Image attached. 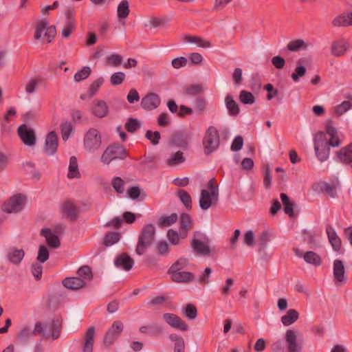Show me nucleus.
<instances>
[{
  "label": "nucleus",
  "instance_id": "1",
  "mask_svg": "<svg viewBox=\"0 0 352 352\" xmlns=\"http://www.w3.org/2000/svg\"><path fill=\"white\" fill-rule=\"evenodd\" d=\"M155 228L151 223L144 226L140 234L138 237V241L135 252L138 255L143 254L148 247H149L155 240Z\"/></svg>",
  "mask_w": 352,
  "mask_h": 352
},
{
  "label": "nucleus",
  "instance_id": "2",
  "mask_svg": "<svg viewBox=\"0 0 352 352\" xmlns=\"http://www.w3.org/2000/svg\"><path fill=\"white\" fill-rule=\"evenodd\" d=\"M48 23L46 20L39 21L36 25L34 38L41 40L42 43H50L54 38L56 31L54 26L47 27Z\"/></svg>",
  "mask_w": 352,
  "mask_h": 352
},
{
  "label": "nucleus",
  "instance_id": "3",
  "mask_svg": "<svg viewBox=\"0 0 352 352\" xmlns=\"http://www.w3.org/2000/svg\"><path fill=\"white\" fill-rule=\"evenodd\" d=\"M314 151L318 160L325 162L329 157L330 146L327 145L326 133L318 131L314 138Z\"/></svg>",
  "mask_w": 352,
  "mask_h": 352
},
{
  "label": "nucleus",
  "instance_id": "4",
  "mask_svg": "<svg viewBox=\"0 0 352 352\" xmlns=\"http://www.w3.org/2000/svg\"><path fill=\"white\" fill-rule=\"evenodd\" d=\"M220 139L216 127L211 126L206 131L203 138L204 153L209 155L214 151L219 146Z\"/></svg>",
  "mask_w": 352,
  "mask_h": 352
},
{
  "label": "nucleus",
  "instance_id": "5",
  "mask_svg": "<svg viewBox=\"0 0 352 352\" xmlns=\"http://www.w3.org/2000/svg\"><path fill=\"white\" fill-rule=\"evenodd\" d=\"M128 155V153L122 146L113 144L107 146L101 156V162L104 164H109L113 160H124Z\"/></svg>",
  "mask_w": 352,
  "mask_h": 352
},
{
  "label": "nucleus",
  "instance_id": "6",
  "mask_svg": "<svg viewBox=\"0 0 352 352\" xmlns=\"http://www.w3.org/2000/svg\"><path fill=\"white\" fill-rule=\"evenodd\" d=\"M83 143L85 149L89 153L98 150L102 144L100 133L96 129H89L84 136Z\"/></svg>",
  "mask_w": 352,
  "mask_h": 352
},
{
  "label": "nucleus",
  "instance_id": "7",
  "mask_svg": "<svg viewBox=\"0 0 352 352\" xmlns=\"http://www.w3.org/2000/svg\"><path fill=\"white\" fill-rule=\"evenodd\" d=\"M191 247L196 254L209 256L211 252L210 240L204 234L195 232L191 241Z\"/></svg>",
  "mask_w": 352,
  "mask_h": 352
},
{
  "label": "nucleus",
  "instance_id": "8",
  "mask_svg": "<svg viewBox=\"0 0 352 352\" xmlns=\"http://www.w3.org/2000/svg\"><path fill=\"white\" fill-rule=\"evenodd\" d=\"M26 197L22 194H16L12 196L2 205V210L8 213L18 212L25 206Z\"/></svg>",
  "mask_w": 352,
  "mask_h": 352
},
{
  "label": "nucleus",
  "instance_id": "9",
  "mask_svg": "<svg viewBox=\"0 0 352 352\" xmlns=\"http://www.w3.org/2000/svg\"><path fill=\"white\" fill-rule=\"evenodd\" d=\"M123 330V323L120 320L114 321L104 336V344L106 346L111 345L119 338Z\"/></svg>",
  "mask_w": 352,
  "mask_h": 352
},
{
  "label": "nucleus",
  "instance_id": "10",
  "mask_svg": "<svg viewBox=\"0 0 352 352\" xmlns=\"http://www.w3.org/2000/svg\"><path fill=\"white\" fill-rule=\"evenodd\" d=\"M287 352H301L302 346L298 342L297 333L293 329H287L285 334Z\"/></svg>",
  "mask_w": 352,
  "mask_h": 352
},
{
  "label": "nucleus",
  "instance_id": "11",
  "mask_svg": "<svg viewBox=\"0 0 352 352\" xmlns=\"http://www.w3.org/2000/svg\"><path fill=\"white\" fill-rule=\"evenodd\" d=\"M162 318L169 326L174 329H179L182 331H186L188 329V325L186 322L174 314H164Z\"/></svg>",
  "mask_w": 352,
  "mask_h": 352
},
{
  "label": "nucleus",
  "instance_id": "12",
  "mask_svg": "<svg viewBox=\"0 0 352 352\" xmlns=\"http://www.w3.org/2000/svg\"><path fill=\"white\" fill-rule=\"evenodd\" d=\"M18 134L22 142L28 146H34L36 143V135L33 129H28L26 124H21L18 128Z\"/></svg>",
  "mask_w": 352,
  "mask_h": 352
},
{
  "label": "nucleus",
  "instance_id": "13",
  "mask_svg": "<svg viewBox=\"0 0 352 352\" xmlns=\"http://www.w3.org/2000/svg\"><path fill=\"white\" fill-rule=\"evenodd\" d=\"M161 103L160 96L155 93H149L142 98L141 107L146 111L157 108Z\"/></svg>",
  "mask_w": 352,
  "mask_h": 352
},
{
  "label": "nucleus",
  "instance_id": "14",
  "mask_svg": "<svg viewBox=\"0 0 352 352\" xmlns=\"http://www.w3.org/2000/svg\"><path fill=\"white\" fill-rule=\"evenodd\" d=\"M333 274L336 285L346 280L344 265L341 260L336 259L333 261Z\"/></svg>",
  "mask_w": 352,
  "mask_h": 352
},
{
  "label": "nucleus",
  "instance_id": "15",
  "mask_svg": "<svg viewBox=\"0 0 352 352\" xmlns=\"http://www.w3.org/2000/svg\"><path fill=\"white\" fill-rule=\"evenodd\" d=\"M58 140L57 135L54 131L50 132L45 138L44 151L48 155H54L58 148Z\"/></svg>",
  "mask_w": 352,
  "mask_h": 352
},
{
  "label": "nucleus",
  "instance_id": "16",
  "mask_svg": "<svg viewBox=\"0 0 352 352\" xmlns=\"http://www.w3.org/2000/svg\"><path fill=\"white\" fill-rule=\"evenodd\" d=\"M217 200L218 197H215L212 193L209 192L208 190H201L199 198V206L202 210H208L212 204H216Z\"/></svg>",
  "mask_w": 352,
  "mask_h": 352
},
{
  "label": "nucleus",
  "instance_id": "17",
  "mask_svg": "<svg viewBox=\"0 0 352 352\" xmlns=\"http://www.w3.org/2000/svg\"><path fill=\"white\" fill-rule=\"evenodd\" d=\"M170 275L172 281L178 283H188L193 280L195 276L192 272L178 270L177 272H172L168 273Z\"/></svg>",
  "mask_w": 352,
  "mask_h": 352
},
{
  "label": "nucleus",
  "instance_id": "18",
  "mask_svg": "<svg viewBox=\"0 0 352 352\" xmlns=\"http://www.w3.org/2000/svg\"><path fill=\"white\" fill-rule=\"evenodd\" d=\"M96 336V330L94 327L88 328L85 333L82 352H92L94 349V338Z\"/></svg>",
  "mask_w": 352,
  "mask_h": 352
},
{
  "label": "nucleus",
  "instance_id": "19",
  "mask_svg": "<svg viewBox=\"0 0 352 352\" xmlns=\"http://www.w3.org/2000/svg\"><path fill=\"white\" fill-rule=\"evenodd\" d=\"M192 228V221L190 216L187 213H182L180 215L179 234L181 239H185L188 232Z\"/></svg>",
  "mask_w": 352,
  "mask_h": 352
},
{
  "label": "nucleus",
  "instance_id": "20",
  "mask_svg": "<svg viewBox=\"0 0 352 352\" xmlns=\"http://www.w3.org/2000/svg\"><path fill=\"white\" fill-rule=\"evenodd\" d=\"M326 232L333 249L337 252L340 251L342 247V241L334 228L331 225H327L326 226Z\"/></svg>",
  "mask_w": 352,
  "mask_h": 352
},
{
  "label": "nucleus",
  "instance_id": "21",
  "mask_svg": "<svg viewBox=\"0 0 352 352\" xmlns=\"http://www.w3.org/2000/svg\"><path fill=\"white\" fill-rule=\"evenodd\" d=\"M91 112L98 118H104L109 113L108 105L106 102L102 100H96L93 103Z\"/></svg>",
  "mask_w": 352,
  "mask_h": 352
},
{
  "label": "nucleus",
  "instance_id": "22",
  "mask_svg": "<svg viewBox=\"0 0 352 352\" xmlns=\"http://www.w3.org/2000/svg\"><path fill=\"white\" fill-rule=\"evenodd\" d=\"M133 260L126 253H123L116 257L114 264L118 267H121L126 271L130 270L133 265Z\"/></svg>",
  "mask_w": 352,
  "mask_h": 352
},
{
  "label": "nucleus",
  "instance_id": "23",
  "mask_svg": "<svg viewBox=\"0 0 352 352\" xmlns=\"http://www.w3.org/2000/svg\"><path fill=\"white\" fill-rule=\"evenodd\" d=\"M337 157L342 164L347 165L352 163V143L342 148L337 153Z\"/></svg>",
  "mask_w": 352,
  "mask_h": 352
},
{
  "label": "nucleus",
  "instance_id": "24",
  "mask_svg": "<svg viewBox=\"0 0 352 352\" xmlns=\"http://www.w3.org/2000/svg\"><path fill=\"white\" fill-rule=\"evenodd\" d=\"M63 285L68 289L76 290L83 287L85 282L80 277H69L63 280Z\"/></svg>",
  "mask_w": 352,
  "mask_h": 352
},
{
  "label": "nucleus",
  "instance_id": "25",
  "mask_svg": "<svg viewBox=\"0 0 352 352\" xmlns=\"http://www.w3.org/2000/svg\"><path fill=\"white\" fill-rule=\"evenodd\" d=\"M335 27L352 26V12L337 16L332 21Z\"/></svg>",
  "mask_w": 352,
  "mask_h": 352
},
{
  "label": "nucleus",
  "instance_id": "26",
  "mask_svg": "<svg viewBox=\"0 0 352 352\" xmlns=\"http://www.w3.org/2000/svg\"><path fill=\"white\" fill-rule=\"evenodd\" d=\"M41 234L46 239L47 243L54 248H56L60 245V242L58 237L52 234V230L49 228H45L41 230Z\"/></svg>",
  "mask_w": 352,
  "mask_h": 352
},
{
  "label": "nucleus",
  "instance_id": "27",
  "mask_svg": "<svg viewBox=\"0 0 352 352\" xmlns=\"http://www.w3.org/2000/svg\"><path fill=\"white\" fill-rule=\"evenodd\" d=\"M225 104L228 113L232 116H236L240 113V108L232 95L228 94L225 98Z\"/></svg>",
  "mask_w": 352,
  "mask_h": 352
},
{
  "label": "nucleus",
  "instance_id": "28",
  "mask_svg": "<svg viewBox=\"0 0 352 352\" xmlns=\"http://www.w3.org/2000/svg\"><path fill=\"white\" fill-rule=\"evenodd\" d=\"M62 212L72 221H75L78 217L76 206L71 201H65L62 207Z\"/></svg>",
  "mask_w": 352,
  "mask_h": 352
},
{
  "label": "nucleus",
  "instance_id": "29",
  "mask_svg": "<svg viewBox=\"0 0 352 352\" xmlns=\"http://www.w3.org/2000/svg\"><path fill=\"white\" fill-rule=\"evenodd\" d=\"M24 256L25 252L23 250L13 248L8 252L7 258L12 263L18 265L21 262Z\"/></svg>",
  "mask_w": 352,
  "mask_h": 352
},
{
  "label": "nucleus",
  "instance_id": "30",
  "mask_svg": "<svg viewBox=\"0 0 352 352\" xmlns=\"http://www.w3.org/2000/svg\"><path fill=\"white\" fill-rule=\"evenodd\" d=\"M305 261L314 266H320L322 263L321 256L313 251L305 252L303 254Z\"/></svg>",
  "mask_w": 352,
  "mask_h": 352
},
{
  "label": "nucleus",
  "instance_id": "31",
  "mask_svg": "<svg viewBox=\"0 0 352 352\" xmlns=\"http://www.w3.org/2000/svg\"><path fill=\"white\" fill-rule=\"evenodd\" d=\"M280 199L284 206V212L290 217H294V202L290 201L289 197L285 193H281Z\"/></svg>",
  "mask_w": 352,
  "mask_h": 352
},
{
  "label": "nucleus",
  "instance_id": "32",
  "mask_svg": "<svg viewBox=\"0 0 352 352\" xmlns=\"http://www.w3.org/2000/svg\"><path fill=\"white\" fill-rule=\"evenodd\" d=\"M299 318V314L298 311L294 309H291L288 310L287 314L283 316L280 318V320L283 325L289 326L293 323H294Z\"/></svg>",
  "mask_w": 352,
  "mask_h": 352
},
{
  "label": "nucleus",
  "instance_id": "33",
  "mask_svg": "<svg viewBox=\"0 0 352 352\" xmlns=\"http://www.w3.org/2000/svg\"><path fill=\"white\" fill-rule=\"evenodd\" d=\"M80 175L78 170V165L77 158L75 156H72L69 159V172L67 177L69 179L79 177Z\"/></svg>",
  "mask_w": 352,
  "mask_h": 352
},
{
  "label": "nucleus",
  "instance_id": "34",
  "mask_svg": "<svg viewBox=\"0 0 352 352\" xmlns=\"http://www.w3.org/2000/svg\"><path fill=\"white\" fill-rule=\"evenodd\" d=\"M351 108L352 103L350 101H343L332 109V113L335 116H340Z\"/></svg>",
  "mask_w": 352,
  "mask_h": 352
},
{
  "label": "nucleus",
  "instance_id": "35",
  "mask_svg": "<svg viewBox=\"0 0 352 352\" xmlns=\"http://www.w3.org/2000/svg\"><path fill=\"white\" fill-rule=\"evenodd\" d=\"M184 41L191 43H195L199 47L204 48H208L211 47V43L208 41L204 40L201 37L195 36H186L184 38Z\"/></svg>",
  "mask_w": 352,
  "mask_h": 352
},
{
  "label": "nucleus",
  "instance_id": "36",
  "mask_svg": "<svg viewBox=\"0 0 352 352\" xmlns=\"http://www.w3.org/2000/svg\"><path fill=\"white\" fill-rule=\"evenodd\" d=\"M346 50V43L344 41H335L331 45V52L336 56H340Z\"/></svg>",
  "mask_w": 352,
  "mask_h": 352
},
{
  "label": "nucleus",
  "instance_id": "37",
  "mask_svg": "<svg viewBox=\"0 0 352 352\" xmlns=\"http://www.w3.org/2000/svg\"><path fill=\"white\" fill-rule=\"evenodd\" d=\"M340 186V182L338 179H336L332 184L324 182L322 184L321 189L322 191L330 195L331 197L336 196V190Z\"/></svg>",
  "mask_w": 352,
  "mask_h": 352
},
{
  "label": "nucleus",
  "instance_id": "38",
  "mask_svg": "<svg viewBox=\"0 0 352 352\" xmlns=\"http://www.w3.org/2000/svg\"><path fill=\"white\" fill-rule=\"evenodd\" d=\"M130 12L129 3L126 0H122L118 6L117 14L119 19H126Z\"/></svg>",
  "mask_w": 352,
  "mask_h": 352
},
{
  "label": "nucleus",
  "instance_id": "39",
  "mask_svg": "<svg viewBox=\"0 0 352 352\" xmlns=\"http://www.w3.org/2000/svg\"><path fill=\"white\" fill-rule=\"evenodd\" d=\"M177 196L186 208L190 210L192 209V199L190 194L187 191L180 189L177 191Z\"/></svg>",
  "mask_w": 352,
  "mask_h": 352
},
{
  "label": "nucleus",
  "instance_id": "40",
  "mask_svg": "<svg viewBox=\"0 0 352 352\" xmlns=\"http://www.w3.org/2000/svg\"><path fill=\"white\" fill-rule=\"evenodd\" d=\"M177 219V214L176 213H172L169 216L161 217L157 222V224L160 227H168L175 223Z\"/></svg>",
  "mask_w": 352,
  "mask_h": 352
},
{
  "label": "nucleus",
  "instance_id": "41",
  "mask_svg": "<svg viewBox=\"0 0 352 352\" xmlns=\"http://www.w3.org/2000/svg\"><path fill=\"white\" fill-rule=\"evenodd\" d=\"M62 329V320L57 318L52 320L51 324L52 336L54 339H57L60 334Z\"/></svg>",
  "mask_w": 352,
  "mask_h": 352
},
{
  "label": "nucleus",
  "instance_id": "42",
  "mask_svg": "<svg viewBox=\"0 0 352 352\" xmlns=\"http://www.w3.org/2000/svg\"><path fill=\"white\" fill-rule=\"evenodd\" d=\"M120 238V234L117 232H109L104 238V243L106 246H111L117 243Z\"/></svg>",
  "mask_w": 352,
  "mask_h": 352
},
{
  "label": "nucleus",
  "instance_id": "43",
  "mask_svg": "<svg viewBox=\"0 0 352 352\" xmlns=\"http://www.w3.org/2000/svg\"><path fill=\"white\" fill-rule=\"evenodd\" d=\"M188 265V259L185 258H179L177 259L168 270L167 274L172 272H177L183 270Z\"/></svg>",
  "mask_w": 352,
  "mask_h": 352
},
{
  "label": "nucleus",
  "instance_id": "44",
  "mask_svg": "<svg viewBox=\"0 0 352 352\" xmlns=\"http://www.w3.org/2000/svg\"><path fill=\"white\" fill-rule=\"evenodd\" d=\"M183 314L188 319L194 320L197 316V310L194 305L188 303L183 308Z\"/></svg>",
  "mask_w": 352,
  "mask_h": 352
},
{
  "label": "nucleus",
  "instance_id": "45",
  "mask_svg": "<svg viewBox=\"0 0 352 352\" xmlns=\"http://www.w3.org/2000/svg\"><path fill=\"white\" fill-rule=\"evenodd\" d=\"M301 48H307V45L302 39L292 41L287 45V49L290 52H297Z\"/></svg>",
  "mask_w": 352,
  "mask_h": 352
},
{
  "label": "nucleus",
  "instance_id": "46",
  "mask_svg": "<svg viewBox=\"0 0 352 352\" xmlns=\"http://www.w3.org/2000/svg\"><path fill=\"white\" fill-rule=\"evenodd\" d=\"M239 100L245 104H252L255 102L254 95L246 90H242L239 94Z\"/></svg>",
  "mask_w": 352,
  "mask_h": 352
},
{
  "label": "nucleus",
  "instance_id": "47",
  "mask_svg": "<svg viewBox=\"0 0 352 352\" xmlns=\"http://www.w3.org/2000/svg\"><path fill=\"white\" fill-rule=\"evenodd\" d=\"M78 275L86 280H91L93 278V274L91 269L88 265H83L80 267L77 271Z\"/></svg>",
  "mask_w": 352,
  "mask_h": 352
},
{
  "label": "nucleus",
  "instance_id": "48",
  "mask_svg": "<svg viewBox=\"0 0 352 352\" xmlns=\"http://www.w3.org/2000/svg\"><path fill=\"white\" fill-rule=\"evenodd\" d=\"M184 160L185 158L183 156V153L182 151H177L168 159L167 164L169 166H175L184 162Z\"/></svg>",
  "mask_w": 352,
  "mask_h": 352
},
{
  "label": "nucleus",
  "instance_id": "49",
  "mask_svg": "<svg viewBox=\"0 0 352 352\" xmlns=\"http://www.w3.org/2000/svg\"><path fill=\"white\" fill-rule=\"evenodd\" d=\"M203 91L204 88L201 85H191L185 89V93L188 96H198Z\"/></svg>",
  "mask_w": 352,
  "mask_h": 352
},
{
  "label": "nucleus",
  "instance_id": "50",
  "mask_svg": "<svg viewBox=\"0 0 352 352\" xmlns=\"http://www.w3.org/2000/svg\"><path fill=\"white\" fill-rule=\"evenodd\" d=\"M60 131L63 140L64 141L67 140L72 131V125L71 122H65L62 123L60 125Z\"/></svg>",
  "mask_w": 352,
  "mask_h": 352
},
{
  "label": "nucleus",
  "instance_id": "51",
  "mask_svg": "<svg viewBox=\"0 0 352 352\" xmlns=\"http://www.w3.org/2000/svg\"><path fill=\"white\" fill-rule=\"evenodd\" d=\"M91 70L89 67H84L81 70L76 72L74 75V80L80 82L87 78L91 74Z\"/></svg>",
  "mask_w": 352,
  "mask_h": 352
},
{
  "label": "nucleus",
  "instance_id": "52",
  "mask_svg": "<svg viewBox=\"0 0 352 352\" xmlns=\"http://www.w3.org/2000/svg\"><path fill=\"white\" fill-rule=\"evenodd\" d=\"M124 181L120 177H116L112 180V186L114 190L119 194L124 191Z\"/></svg>",
  "mask_w": 352,
  "mask_h": 352
},
{
  "label": "nucleus",
  "instance_id": "53",
  "mask_svg": "<svg viewBox=\"0 0 352 352\" xmlns=\"http://www.w3.org/2000/svg\"><path fill=\"white\" fill-rule=\"evenodd\" d=\"M103 83L104 79L102 77H100L93 81L89 87V96H94L98 92Z\"/></svg>",
  "mask_w": 352,
  "mask_h": 352
},
{
  "label": "nucleus",
  "instance_id": "54",
  "mask_svg": "<svg viewBox=\"0 0 352 352\" xmlns=\"http://www.w3.org/2000/svg\"><path fill=\"white\" fill-rule=\"evenodd\" d=\"M122 62V56L118 54H113L107 57V63L113 67H118Z\"/></svg>",
  "mask_w": 352,
  "mask_h": 352
},
{
  "label": "nucleus",
  "instance_id": "55",
  "mask_svg": "<svg viewBox=\"0 0 352 352\" xmlns=\"http://www.w3.org/2000/svg\"><path fill=\"white\" fill-rule=\"evenodd\" d=\"M140 127V124L135 118H129L125 124V129L129 133L136 131Z\"/></svg>",
  "mask_w": 352,
  "mask_h": 352
},
{
  "label": "nucleus",
  "instance_id": "56",
  "mask_svg": "<svg viewBox=\"0 0 352 352\" xmlns=\"http://www.w3.org/2000/svg\"><path fill=\"white\" fill-rule=\"evenodd\" d=\"M156 249L161 256H165L168 255L170 252V248L168 243L166 241H160L157 243Z\"/></svg>",
  "mask_w": 352,
  "mask_h": 352
},
{
  "label": "nucleus",
  "instance_id": "57",
  "mask_svg": "<svg viewBox=\"0 0 352 352\" xmlns=\"http://www.w3.org/2000/svg\"><path fill=\"white\" fill-rule=\"evenodd\" d=\"M32 336L33 333L29 327H24L21 331L19 333L17 336V338L22 342L28 340Z\"/></svg>",
  "mask_w": 352,
  "mask_h": 352
},
{
  "label": "nucleus",
  "instance_id": "58",
  "mask_svg": "<svg viewBox=\"0 0 352 352\" xmlns=\"http://www.w3.org/2000/svg\"><path fill=\"white\" fill-rule=\"evenodd\" d=\"M125 79V74L123 72H116L111 75L110 82L113 85H119L123 82Z\"/></svg>",
  "mask_w": 352,
  "mask_h": 352
},
{
  "label": "nucleus",
  "instance_id": "59",
  "mask_svg": "<svg viewBox=\"0 0 352 352\" xmlns=\"http://www.w3.org/2000/svg\"><path fill=\"white\" fill-rule=\"evenodd\" d=\"M259 250H264L266 248L267 242L270 241V236L267 231H263L259 236Z\"/></svg>",
  "mask_w": 352,
  "mask_h": 352
},
{
  "label": "nucleus",
  "instance_id": "60",
  "mask_svg": "<svg viewBox=\"0 0 352 352\" xmlns=\"http://www.w3.org/2000/svg\"><path fill=\"white\" fill-rule=\"evenodd\" d=\"M167 237L170 243L174 245L179 244V238H181L179 232L172 229L168 231Z\"/></svg>",
  "mask_w": 352,
  "mask_h": 352
},
{
  "label": "nucleus",
  "instance_id": "61",
  "mask_svg": "<svg viewBox=\"0 0 352 352\" xmlns=\"http://www.w3.org/2000/svg\"><path fill=\"white\" fill-rule=\"evenodd\" d=\"M75 28L76 25L74 21H68L62 30V36L64 38H69L72 32L75 30Z\"/></svg>",
  "mask_w": 352,
  "mask_h": 352
},
{
  "label": "nucleus",
  "instance_id": "62",
  "mask_svg": "<svg viewBox=\"0 0 352 352\" xmlns=\"http://www.w3.org/2000/svg\"><path fill=\"white\" fill-rule=\"evenodd\" d=\"M49 258V251L45 245L40 246L38 249L37 260L41 263H45Z\"/></svg>",
  "mask_w": 352,
  "mask_h": 352
},
{
  "label": "nucleus",
  "instance_id": "63",
  "mask_svg": "<svg viewBox=\"0 0 352 352\" xmlns=\"http://www.w3.org/2000/svg\"><path fill=\"white\" fill-rule=\"evenodd\" d=\"M195 110L199 113L204 112L206 108V99L202 96H198L195 102Z\"/></svg>",
  "mask_w": 352,
  "mask_h": 352
},
{
  "label": "nucleus",
  "instance_id": "64",
  "mask_svg": "<svg viewBox=\"0 0 352 352\" xmlns=\"http://www.w3.org/2000/svg\"><path fill=\"white\" fill-rule=\"evenodd\" d=\"M40 81L36 78L30 79L25 85V91L28 94L34 93Z\"/></svg>",
  "mask_w": 352,
  "mask_h": 352
}]
</instances>
